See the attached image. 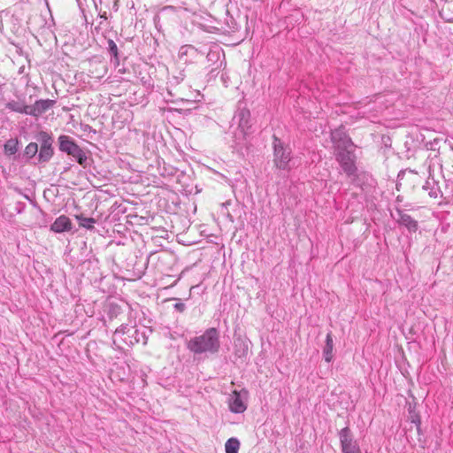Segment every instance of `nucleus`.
<instances>
[{"mask_svg": "<svg viewBox=\"0 0 453 453\" xmlns=\"http://www.w3.org/2000/svg\"><path fill=\"white\" fill-rule=\"evenodd\" d=\"M334 342L332 333H328L326 337V346L323 349L325 361L330 363L333 360Z\"/></svg>", "mask_w": 453, "mask_h": 453, "instance_id": "14", "label": "nucleus"}, {"mask_svg": "<svg viewBox=\"0 0 453 453\" xmlns=\"http://www.w3.org/2000/svg\"><path fill=\"white\" fill-rule=\"evenodd\" d=\"M72 229V222L70 219L65 215L57 218L50 226V230L56 233H63Z\"/></svg>", "mask_w": 453, "mask_h": 453, "instance_id": "13", "label": "nucleus"}, {"mask_svg": "<svg viewBox=\"0 0 453 453\" xmlns=\"http://www.w3.org/2000/svg\"><path fill=\"white\" fill-rule=\"evenodd\" d=\"M273 150H274V164L277 168L286 170L288 169L290 162L291 150L288 147H284L283 142L273 136Z\"/></svg>", "mask_w": 453, "mask_h": 453, "instance_id": "4", "label": "nucleus"}, {"mask_svg": "<svg viewBox=\"0 0 453 453\" xmlns=\"http://www.w3.org/2000/svg\"><path fill=\"white\" fill-rule=\"evenodd\" d=\"M429 196L433 198H438L442 194L438 187H435V183L432 185L431 190H429Z\"/></svg>", "mask_w": 453, "mask_h": 453, "instance_id": "21", "label": "nucleus"}, {"mask_svg": "<svg viewBox=\"0 0 453 453\" xmlns=\"http://www.w3.org/2000/svg\"><path fill=\"white\" fill-rule=\"evenodd\" d=\"M149 257H128L126 260V271L130 280L140 279L145 273Z\"/></svg>", "mask_w": 453, "mask_h": 453, "instance_id": "3", "label": "nucleus"}, {"mask_svg": "<svg viewBox=\"0 0 453 453\" xmlns=\"http://www.w3.org/2000/svg\"><path fill=\"white\" fill-rule=\"evenodd\" d=\"M107 43L109 53L114 58V63L119 65V59L117 44L111 39H109Z\"/></svg>", "mask_w": 453, "mask_h": 453, "instance_id": "18", "label": "nucleus"}, {"mask_svg": "<svg viewBox=\"0 0 453 453\" xmlns=\"http://www.w3.org/2000/svg\"><path fill=\"white\" fill-rule=\"evenodd\" d=\"M392 217L400 226L406 227L410 232L415 233L418 230V221L409 215L404 210L396 209L395 214H392Z\"/></svg>", "mask_w": 453, "mask_h": 453, "instance_id": "9", "label": "nucleus"}, {"mask_svg": "<svg viewBox=\"0 0 453 453\" xmlns=\"http://www.w3.org/2000/svg\"><path fill=\"white\" fill-rule=\"evenodd\" d=\"M76 218H77V219L79 221L80 226H82V227L87 228V229H93L94 228V224L96 223V219H93V218H86V217H83L82 215L77 216Z\"/></svg>", "mask_w": 453, "mask_h": 453, "instance_id": "17", "label": "nucleus"}, {"mask_svg": "<svg viewBox=\"0 0 453 453\" xmlns=\"http://www.w3.org/2000/svg\"><path fill=\"white\" fill-rule=\"evenodd\" d=\"M410 418L411 419V422L415 423L417 426L420 424L419 416L415 411H410Z\"/></svg>", "mask_w": 453, "mask_h": 453, "instance_id": "22", "label": "nucleus"}, {"mask_svg": "<svg viewBox=\"0 0 453 453\" xmlns=\"http://www.w3.org/2000/svg\"><path fill=\"white\" fill-rule=\"evenodd\" d=\"M5 107L15 112L28 114V105L20 101L12 100L5 104Z\"/></svg>", "mask_w": 453, "mask_h": 453, "instance_id": "15", "label": "nucleus"}, {"mask_svg": "<svg viewBox=\"0 0 453 453\" xmlns=\"http://www.w3.org/2000/svg\"><path fill=\"white\" fill-rule=\"evenodd\" d=\"M242 392H243V394H244L245 395H248V391H247V390H242Z\"/></svg>", "mask_w": 453, "mask_h": 453, "instance_id": "25", "label": "nucleus"}, {"mask_svg": "<svg viewBox=\"0 0 453 453\" xmlns=\"http://www.w3.org/2000/svg\"><path fill=\"white\" fill-rule=\"evenodd\" d=\"M240 441L236 438H230L225 444L226 453H238Z\"/></svg>", "mask_w": 453, "mask_h": 453, "instance_id": "16", "label": "nucleus"}, {"mask_svg": "<svg viewBox=\"0 0 453 453\" xmlns=\"http://www.w3.org/2000/svg\"><path fill=\"white\" fill-rule=\"evenodd\" d=\"M219 348V335L215 328H209L203 334L195 337L188 342V349L194 353L216 352Z\"/></svg>", "mask_w": 453, "mask_h": 453, "instance_id": "1", "label": "nucleus"}, {"mask_svg": "<svg viewBox=\"0 0 453 453\" xmlns=\"http://www.w3.org/2000/svg\"><path fill=\"white\" fill-rule=\"evenodd\" d=\"M59 150L72 156L82 166L86 167L88 157L85 152L67 135L58 137Z\"/></svg>", "mask_w": 453, "mask_h": 453, "instance_id": "2", "label": "nucleus"}, {"mask_svg": "<svg viewBox=\"0 0 453 453\" xmlns=\"http://www.w3.org/2000/svg\"><path fill=\"white\" fill-rule=\"evenodd\" d=\"M334 155L343 172L349 176L355 175L357 166L355 165L356 156L354 154V149L340 150L334 152Z\"/></svg>", "mask_w": 453, "mask_h": 453, "instance_id": "5", "label": "nucleus"}, {"mask_svg": "<svg viewBox=\"0 0 453 453\" xmlns=\"http://www.w3.org/2000/svg\"><path fill=\"white\" fill-rule=\"evenodd\" d=\"M211 55H212L211 53H209V54H208V56H207V58H208L209 59H211Z\"/></svg>", "mask_w": 453, "mask_h": 453, "instance_id": "26", "label": "nucleus"}, {"mask_svg": "<svg viewBox=\"0 0 453 453\" xmlns=\"http://www.w3.org/2000/svg\"><path fill=\"white\" fill-rule=\"evenodd\" d=\"M175 309L179 311L180 312H182L185 309V305L182 303H177L174 305Z\"/></svg>", "mask_w": 453, "mask_h": 453, "instance_id": "23", "label": "nucleus"}, {"mask_svg": "<svg viewBox=\"0 0 453 453\" xmlns=\"http://www.w3.org/2000/svg\"><path fill=\"white\" fill-rule=\"evenodd\" d=\"M331 141L334 143V152L355 149L354 143L342 126L331 132Z\"/></svg>", "mask_w": 453, "mask_h": 453, "instance_id": "6", "label": "nucleus"}, {"mask_svg": "<svg viewBox=\"0 0 453 453\" xmlns=\"http://www.w3.org/2000/svg\"><path fill=\"white\" fill-rule=\"evenodd\" d=\"M36 138L40 142L38 160L40 162H48L53 155L52 136L45 131H40Z\"/></svg>", "mask_w": 453, "mask_h": 453, "instance_id": "7", "label": "nucleus"}, {"mask_svg": "<svg viewBox=\"0 0 453 453\" xmlns=\"http://www.w3.org/2000/svg\"><path fill=\"white\" fill-rule=\"evenodd\" d=\"M339 435L342 453H361L360 447L353 439L349 427L342 428Z\"/></svg>", "mask_w": 453, "mask_h": 453, "instance_id": "8", "label": "nucleus"}, {"mask_svg": "<svg viewBox=\"0 0 453 453\" xmlns=\"http://www.w3.org/2000/svg\"><path fill=\"white\" fill-rule=\"evenodd\" d=\"M4 151L6 154L13 155L18 151V141L10 139L4 144Z\"/></svg>", "mask_w": 453, "mask_h": 453, "instance_id": "19", "label": "nucleus"}, {"mask_svg": "<svg viewBox=\"0 0 453 453\" xmlns=\"http://www.w3.org/2000/svg\"><path fill=\"white\" fill-rule=\"evenodd\" d=\"M56 101L50 99H40L35 101L33 105H28V114L33 117H38L52 108Z\"/></svg>", "mask_w": 453, "mask_h": 453, "instance_id": "10", "label": "nucleus"}, {"mask_svg": "<svg viewBox=\"0 0 453 453\" xmlns=\"http://www.w3.org/2000/svg\"><path fill=\"white\" fill-rule=\"evenodd\" d=\"M434 180L430 181L428 180H426V184L423 186V188L424 189H430L431 190L432 185H434Z\"/></svg>", "mask_w": 453, "mask_h": 453, "instance_id": "24", "label": "nucleus"}, {"mask_svg": "<svg viewBox=\"0 0 453 453\" xmlns=\"http://www.w3.org/2000/svg\"><path fill=\"white\" fill-rule=\"evenodd\" d=\"M229 410L234 413H242L247 409V404L241 397V392L234 390L228 398Z\"/></svg>", "mask_w": 453, "mask_h": 453, "instance_id": "11", "label": "nucleus"}, {"mask_svg": "<svg viewBox=\"0 0 453 453\" xmlns=\"http://www.w3.org/2000/svg\"><path fill=\"white\" fill-rule=\"evenodd\" d=\"M234 118L238 119V127L241 132L246 134L251 127L250 111L245 108L241 109L238 111Z\"/></svg>", "mask_w": 453, "mask_h": 453, "instance_id": "12", "label": "nucleus"}, {"mask_svg": "<svg viewBox=\"0 0 453 453\" xmlns=\"http://www.w3.org/2000/svg\"><path fill=\"white\" fill-rule=\"evenodd\" d=\"M38 152V144L36 142H30L25 149V156L31 158Z\"/></svg>", "mask_w": 453, "mask_h": 453, "instance_id": "20", "label": "nucleus"}]
</instances>
